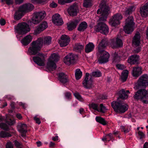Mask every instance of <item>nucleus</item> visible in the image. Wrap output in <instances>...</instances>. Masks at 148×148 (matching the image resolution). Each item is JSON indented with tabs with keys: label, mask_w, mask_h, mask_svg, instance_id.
Returning <instances> with one entry per match:
<instances>
[{
	"label": "nucleus",
	"mask_w": 148,
	"mask_h": 148,
	"mask_svg": "<svg viewBox=\"0 0 148 148\" xmlns=\"http://www.w3.org/2000/svg\"><path fill=\"white\" fill-rule=\"evenodd\" d=\"M51 40V37L47 36L42 38L40 37L36 40L33 41L28 49L29 54L35 55L40 50L43 46H47L50 45Z\"/></svg>",
	"instance_id": "obj_1"
},
{
	"label": "nucleus",
	"mask_w": 148,
	"mask_h": 148,
	"mask_svg": "<svg viewBox=\"0 0 148 148\" xmlns=\"http://www.w3.org/2000/svg\"><path fill=\"white\" fill-rule=\"evenodd\" d=\"M119 97L118 98L117 101H113L111 103V105L115 112L117 113L121 114L124 113L127 110L128 106L126 103H123V102L118 101L119 98L123 99H127L128 95L126 93H119Z\"/></svg>",
	"instance_id": "obj_2"
},
{
	"label": "nucleus",
	"mask_w": 148,
	"mask_h": 148,
	"mask_svg": "<svg viewBox=\"0 0 148 148\" xmlns=\"http://www.w3.org/2000/svg\"><path fill=\"white\" fill-rule=\"evenodd\" d=\"M34 6L31 4L27 3L20 6L14 14V19L16 20L20 19L24 12H29L33 10Z\"/></svg>",
	"instance_id": "obj_3"
},
{
	"label": "nucleus",
	"mask_w": 148,
	"mask_h": 148,
	"mask_svg": "<svg viewBox=\"0 0 148 148\" xmlns=\"http://www.w3.org/2000/svg\"><path fill=\"white\" fill-rule=\"evenodd\" d=\"M100 8L97 11V14H101L99 19V22L106 21L107 16L110 12V8L106 4L105 1H102L100 4Z\"/></svg>",
	"instance_id": "obj_4"
},
{
	"label": "nucleus",
	"mask_w": 148,
	"mask_h": 148,
	"mask_svg": "<svg viewBox=\"0 0 148 148\" xmlns=\"http://www.w3.org/2000/svg\"><path fill=\"white\" fill-rule=\"evenodd\" d=\"M148 85V75L145 74L142 75L139 79L137 84L134 87L135 89H139L136 92H148V90L140 89L141 86L145 87Z\"/></svg>",
	"instance_id": "obj_5"
},
{
	"label": "nucleus",
	"mask_w": 148,
	"mask_h": 148,
	"mask_svg": "<svg viewBox=\"0 0 148 148\" xmlns=\"http://www.w3.org/2000/svg\"><path fill=\"white\" fill-rule=\"evenodd\" d=\"M125 26L123 28L125 32L127 34H130L133 30V27L134 23V18L132 16H129L126 20Z\"/></svg>",
	"instance_id": "obj_6"
},
{
	"label": "nucleus",
	"mask_w": 148,
	"mask_h": 148,
	"mask_svg": "<svg viewBox=\"0 0 148 148\" xmlns=\"http://www.w3.org/2000/svg\"><path fill=\"white\" fill-rule=\"evenodd\" d=\"M28 25L25 23H20L15 27V29L18 33L24 34L30 30Z\"/></svg>",
	"instance_id": "obj_7"
},
{
	"label": "nucleus",
	"mask_w": 148,
	"mask_h": 148,
	"mask_svg": "<svg viewBox=\"0 0 148 148\" xmlns=\"http://www.w3.org/2000/svg\"><path fill=\"white\" fill-rule=\"evenodd\" d=\"M95 30L106 35L109 32V28L108 26L104 22H99L95 28Z\"/></svg>",
	"instance_id": "obj_8"
},
{
	"label": "nucleus",
	"mask_w": 148,
	"mask_h": 148,
	"mask_svg": "<svg viewBox=\"0 0 148 148\" xmlns=\"http://www.w3.org/2000/svg\"><path fill=\"white\" fill-rule=\"evenodd\" d=\"M45 12L42 11L34 13L32 18V22L34 24H37L39 23L45 17Z\"/></svg>",
	"instance_id": "obj_9"
},
{
	"label": "nucleus",
	"mask_w": 148,
	"mask_h": 148,
	"mask_svg": "<svg viewBox=\"0 0 148 148\" xmlns=\"http://www.w3.org/2000/svg\"><path fill=\"white\" fill-rule=\"evenodd\" d=\"M133 97L136 101L140 100L144 103H148V93H135Z\"/></svg>",
	"instance_id": "obj_10"
},
{
	"label": "nucleus",
	"mask_w": 148,
	"mask_h": 148,
	"mask_svg": "<svg viewBox=\"0 0 148 148\" xmlns=\"http://www.w3.org/2000/svg\"><path fill=\"white\" fill-rule=\"evenodd\" d=\"M82 84L84 87L86 88H90L93 86L91 76L90 77L89 73H86L85 77L83 81Z\"/></svg>",
	"instance_id": "obj_11"
},
{
	"label": "nucleus",
	"mask_w": 148,
	"mask_h": 148,
	"mask_svg": "<svg viewBox=\"0 0 148 148\" xmlns=\"http://www.w3.org/2000/svg\"><path fill=\"white\" fill-rule=\"evenodd\" d=\"M98 51L101 55L98 60L99 63L102 64L107 62L110 57L109 53L104 50H98Z\"/></svg>",
	"instance_id": "obj_12"
},
{
	"label": "nucleus",
	"mask_w": 148,
	"mask_h": 148,
	"mask_svg": "<svg viewBox=\"0 0 148 148\" xmlns=\"http://www.w3.org/2000/svg\"><path fill=\"white\" fill-rule=\"evenodd\" d=\"M122 18L121 14L117 13L114 15L110 19V23L112 26H115L120 24V21Z\"/></svg>",
	"instance_id": "obj_13"
},
{
	"label": "nucleus",
	"mask_w": 148,
	"mask_h": 148,
	"mask_svg": "<svg viewBox=\"0 0 148 148\" xmlns=\"http://www.w3.org/2000/svg\"><path fill=\"white\" fill-rule=\"evenodd\" d=\"M121 37V36L118 35L115 40L112 41L111 45L113 49H116L122 47L123 43L122 40L120 38Z\"/></svg>",
	"instance_id": "obj_14"
},
{
	"label": "nucleus",
	"mask_w": 148,
	"mask_h": 148,
	"mask_svg": "<svg viewBox=\"0 0 148 148\" xmlns=\"http://www.w3.org/2000/svg\"><path fill=\"white\" fill-rule=\"evenodd\" d=\"M76 55L72 53H70L66 56L63 60V61L66 64L69 65L74 63Z\"/></svg>",
	"instance_id": "obj_15"
},
{
	"label": "nucleus",
	"mask_w": 148,
	"mask_h": 148,
	"mask_svg": "<svg viewBox=\"0 0 148 148\" xmlns=\"http://www.w3.org/2000/svg\"><path fill=\"white\" fill-rule=\"evenodd\" d=\"M70 16H76L78 10L77 6L75 3L71 6L67 10Z\"/></svg>",
	"instance_id": "obj_16"
},
{
	"label": "nucleus",
	"mask_w": 148,
	"mask_h": 148,
	"mask_svg": "<svg viewBox=\"0 0 148 148\" xmlns=\"http://www.w3.org/2000/svg\"><path fill=\"white\" fill-rule=\"evenodd\" d=\"M47 27V24L45 21L43 22L39 25L36 27L34 30L35 34H37L40 33L42 31L44 30Z\"/></svg>",
	"instance_id": "obj_17"
},
{
	"label": "nucleus",
	"mask_w": 148,
	"mask_h": 148,
	"mask_svg": "<svg viewBox=\"0 0 148 148\" xmlns=\"http://www.w3.org/2000/svg\"><path fill=\"white\" fill-rule=\"evenodd\" d=\"M70 41V38L64 34L61 37V40L59 41L60 46L64 47L67 45Z\"/></svg>",
	"instance_id": "obj_18"
},
{
	"label": "nucleus",
	"mask_w": 148,
	"mask_h": 148,
	"mask_svg": "<svg viewBox=\"0 0 148 148\" xmlns=\"http://www.w3.org/2000/svg\"><path fill=\"white\" fill-rule=\"evenodd\" d=\"M18 131L21 133V136L24 137L26 136V133L27 132V126L24 124H21L17 126Z\"/></svg>",
	"instance_id": "obj_19"
},
{
	"label": "nucleus",
	"mask_w": 148,
	"mask_h": 148,
	"mask_svg": "<svg viewBox=\"0 0 148 148\" xmlns=\"http://www.w3.org/2000/svg\"><path fill=\"white\" fill-rule=\"evenodd\" d=\"M52 21L54 24L58 25H61L63 23L60 15L58 14H56L52 16Z\"/></svg>",
	"instance_id": "obj_20"
},
{
	"label": "nucleus",
	"mask_w": 148,
	"mask_h": 148,
	"mask_svg": "<svg viewBox=\"0 0 148 148\" xmlns=\"http://www.w3.org/2000/svg\"><path fill=\"white\" fill-rule=\"evenodd\" d=\"M140 12L141 15L144 17L147 16L148 15V2H147L143 6L140 8Z\"/></svg>",
	"instance_id": "obj_21"
},
{
	"label": "nucleus",
	"mask_w": 148,
	"mask_h": 148,
	"mask_svg": "<svg viewBox=\"0 0 148 148\" xmlns=\"http://www.w3.org/2000/svg\"><path fill=\"white\" fill-rule=\"evenodd\" d=\"M138 60L139 56L137 55H134L128 58V62L132 64H137L138 63Z\"/></svg>",
	"instance_id": "obj_22"
},
{
	"label": "nucleus",
	"mask_w": 148,
	"mask_h": 148,
	"mask_svg": "<svg viewBox=\"0 0 148 148\" xmlns=\"http://www.w3.org/2000/svg\"><path fill=\"white\" fill-rule=\"evenodd\" d=\"M79 23L77 20H75L71 21L67 24L68 29L69 31H71L75 29Z\"/></svg>",
	"instance_id": "obj_23"
},
{
	"label": "nucleus",
	"mask_w": 148,
	"mask_h": 148,
	"mask_svg": "<svg viewBox=\"0 0 148 148\" xmlns=\"http://www.w3.org/2000/svg\"><path fill=\"white\" fill-rule=\"evenodd\" d=\"M58 79L63 84H65L68 81L67 76L62 72L58 73Z\"/></svg>",
	"instance_id": "obj_24"
},
{
	"label": "nucleus",
	"mask_w": 148,
	"mask_h": 148,
	"mask_svg": "<svg viewBox=\"0 0 148 148\" xmlns=\"http://www.w3.org/2000/svg\"><path fill=\"white\" fill-rule=\"evenodd\" d=\"M142 69L140 67L136 66L134 67L132 71V75L133 77H137L142 73Z\"/></svg>",
	"instance_id": "obj_25"
},
{
	"label": "nucleus",
	"mask_w": 148,
	"mask_h": 148,
	"mask_svg": "<svg viewBox=\"0 0 148 148\" xmlns=\"http://www.w3.org/2000/svg\"><path fill=\"white\" fill-rule=\"evenodd\" d=\"M33 60L35 63L40 66L45 65L44 58H41L38 56H34L33 57Z\"/></svg>",
	"instance_id": "obj_26"
},
{
	"label": "nucleus",
	"mask_w": 148,
	"mask_h": 148,
	"mask_svg": "<svg viewBox=\"0 0 148 148\" xmlns=\"http://www.w3.org/2000/svg\"><path fill=\"white\" fill-rule=\"evenodd\" d=\"M32 36L29 35L25 36L21 40V43L24 46H27L32 41Z\"/></svg>",
	"instance_id": "obj_27"
},
{
	"label": "nucleus",
	"mask_w": 148,
	"mask_h": 148,
	"mask_svg": "<svg viewBox=\"0 0 148 148\" xmlns=\"http://www.w3.org/2000/svg\"><path fill=\"white\" fill-rule=\"evenodd\" d=\"M56 67V66L55 62L48 60L47 64V70L51 71L55 70Z\"/></svg>",
	"instance_id": "obj_28"
},
{
	"label": "nucleus",
	"mask_w": 148,
	"mask_h": 148,
	"mask_svg": "<svg viewBox=\"0 0 148 148\" xmlns=\"http://www.w3.org/2000/svg\"><path fill=\"white\" fill-rule=\"evenodd\" d=\"M108 40L106 38L102 39L101 42L99 45L98 50H104V49L107 45Z\"/></svg>",
	"instance_id": "obj_29"
},
{
	"label": "nucleus",
	"mask_w": 148,
	"mask_h": 148,
	"mask_svg": "<svg viewBox=\"0 0 148 148\" xmlns=\"http://www.w3.org/2000/svg\"><path fill=\"white\" fill-rule=\"evenodd\" d=\"M140 36L139 33L136 34L134 36L132 40L133 44L135 46H138L140 42Z\"/></svg>",
	"instance_id": "obj_30"
},
{
	"label": "nucleus",
	"mask_w": 148,
	"mask_h": 148,
	"mask_svg": "<svg viewBox=\"0 0 148 148\" xmlns=\"http://www.w3.org/2000/svg\"><path fill=\"white\" fill-rule=\"evenodd\" d=\"M94 45L92 42H90L86 46L85 51L86 53H88L93 50L94 48Z\"/></svg>",
	"instance_id": "obj_31"
},
{
	"label": "nucleus",
	"mask_w": 148,
	"mask_h": 148,
	"mask_svg": "<svg viewBox=\"0 0 148 148\" xmlns=\"http://www.w3.org/2000/svg\"><path fill=\"white\" fill-rule=\"evenodd\" d=\"M88 26L87 23L85 21L81 22L79 25L77 30L81 31H84L87 28Z\"/></svg>",
	"instance_id": "obj_32"
},
{
	"label": "nucleus",
	"mask_w": 148,
	"mask_h": 148,
	"mask_svg": "<svg viewBox=\"0 0 148 148\" xmlns=\"http://www.w3.org/2000/svg\"><path fill=\"white\" fill-rule=\"evenodd\" d=\"M59 59V57L57 54L54 53L52 54L50 56L49 60L53 62L58 61Z\"/></svg>",
	"instance_id": "obj_33"
},
{
	"label": "nucleus",
	"mask_w": 148,
	"mask_h": 148,
	"mask_svg": "<svg viewBox=\"0 0 148 148\" xmlns=\"http://www.w3.org/2000/svg\"><path fill=\"white\" fill-rule=\"evenodd\" d=\"M84 46L79 43L75 44L73 47V50L77 52H80L84 47Z\"/></svg>",
	"instance_id": "obj_34"
},
{
	"label": "nucleus",
	"mask_w": 148,
	"mask_h": 148,
	"mask_svg": "<svg viewBox=\"0 0 148 148\" xmlns=\"http://www.w3.org/2000/svg\"><path fill=\"white\" fill-rule=\"evenodd\" d=\"M128 71L127 70L123 71L122 73L121 78L123 82L125 81L128 76Z\"/></svg>",
	"instance_id": "obj_35"
},
{
	"label": "nucleus",
	"mask_w": 148,
	"mask_h": 148,
	"mask_svg": "<svg viewBox=\"0 0 148 148\" xmlns=\"http://www.w3.org/2000/svg\"><path fill=\"white\" fill-rule=\"evenodd\" d=\"M134 10L135 8L133 6L130 7L124 11L125 15L127 16V15L130 14Z\"/></svg>",
	"instance_id": "obj_36"
},
{
	"label": "nucleus",
	"mask_w": 148,
	"mask_h": 148,
	"mask_svg": "<svg viewBox=\"0 0 148 148\" xmlns=\"http://www.w3.org/2000/svg\"><path fill=\"white\" fill-rule=\"evenodd\" d=\"M92 0H84L83 6L86 8H88L92 6Z\"/></svg>",
	"instance_id": "obj_37"
},
{
	"label": "nucleus",
	"mask_w": 148,
	"mask_h": 148,
	"mask_svg": "<svg viewBox=\"0 0 148 148\" xmlns=\"http://www.w3.org/2000/svg\"><path fill=\"white\" fill-rule=\"evenodd\" d=\"M113 57L112 60L113 62L118 63L120 61V58L116 52H115L113 54Z\"/></svg>",
	"instance_id": "obj_38"
},
{
	"label": "nucleus",
	"mask_w": 148,
	"mask_h": 148,
	"mask_svg": "<svg viewBox=\"0 0 148 148\" xmlns=\"http://www.w3.org/2000/svg\"><path fill=\"white\" fill-rule=\"evenodd\" d=\"M96 121L103 125H106L107 123L105 119L100 116H97L95 118Z\"/></svg>",
	"instance_id": "obj_39"
},
{
	"label": "nucleus",
	"mask_w": 148,
	"mask_h": 148,
	"mask_svg": "<svg viewBox=\"0 0 148 148\" xmlns=\"http://www.w3.org/2000/svg\"><path fill=\"white\" fill-rule=\"evenodd\" d=\"M82 75V72L79 69H77L75 70V78L78 80L81 78Z\"/></svg>",
	"instance_id": "obj_40"
},
{
	"label": "nucleus",
	"mask_w": 148,
	"mask_h": 148,
	"mask_svg": "<svg viewBox=\"0 0 148 148\" xmlns=\"http://www.w3.org/2000/svg\"><path fill=\"white\" fill-rule=\"evenodd\" d=\"M11 136L9 133L4 131H1L0 133V137L5 138L6 137H11Z\"/></svg>",
	"instance_id": "obj_41"
},
{
	"label": "nucleus",
	"mask_w": 148,
	"mask_h": 148,
	"mask_svg": "<svg viewBox=\"0 0 148 148\" xmlns=\"http://www.w3.org/2000/svg\"><path fill=\"white\" fill-rule=\"evenodd\" d=\"M0 128L6 131L9 130L8 126L6 123H0Z\"/></svg>",
	"instance_id": "obj_42"
},
{
	"label": "nucleus",
	"mask_w": 148,
	"mask_h": 148,
	"mask_svg": "<svg viewBox=\"0 0 148 148\" xmlns=\"http://www.w3.org/2000/svg\"><path fill=\"white\" fill-rule=\"evenodd\" d=\"M101 72L99 71H94L92 73L91 75L92 76L95 77H99L101 76Z\"/></svg>",
	"instance_id": "obj_43"
},
{
	"label": "nucleus",
	"mask_w": 148,
	"mask_h": 148,
	"mask_svg": "<svg viewBox=\"0 0 148 148\" xmlns=\"http://www.w3.org/2000/svg\"><path fill=\"white\" fill-rule=\"evenodd\" d=\"M14 142V145L17 148H23V146L22 144L19 142L17 140H15Z\"/></svg>",
	"instance_id": "obj_44"
},
{
	"label": "nucleus",
	"mask_w": 148,
	"mask_h": 148,
	"mask_svg": "<svg viewBox=\"0 0 148 148\" xmlns=\"http://www.w3.org/2000/svg\"><path fill=\"white\" fill-rule=\"evenodd\" d=\"M100 108L98 111L103 113H105L106 109V107L103 106V104H101L100 105Z\"/></svg>",
	"instance_id": "obj_45"
},
{
	"label": "nucleus",
	"mask_w": 148,
	"mask_h": 148,
	"mask_svg": "<svg viewBox=\"0 0 148 148\" xmlns=\"http://www.w3.org/2000/svg\"><path fill=\"white\" fill-rule=\"evenodd\" d=\"M91 107L94 110L99 111L98 109V105L97 104L92 103L91 104Z\"/></svg>",
	"instance_id": "obj_46"
},
{
	"label": "nucleus",
	"mask_w": 148,
	"mask_h": 148,
	"mask_svg": "<svg viewBox=\"0 0 148 148\" xmlns=\"http://www.w3.org/2000/svg\"><path fill=\"white\" fill-rule=\"evenodd\" d=\"M6 123L9 125L12 126L15 123V121L11 119H10L8 121H6Z\"/></svg>",
	"instance_id": "obj_47"
},
{
	"label": "nucleus",
	"mask_w": 148,
	"mask_h": 148,
	"mask_svg": "<svg viewBox=\"0 0 148 148\" xmlns=\"http://www.w3.org/2000/svg\"><path fill=\"white\" fill-rule=\"evenodd\" d=\"M46 0H31V1L34 3H40L45 2Z\"/></svg>",
	"instance_id": "obj_48"
},
{
	"label": "nucleus",
	"mask_w": 148,
	"mask_h": 148,
	"mask_svg": "<svg viewBox=\"0 0 148 148\" xmlns=\"http://www.w3.org/2000/svg\"><path fill=\"white\" fill-rule=\"evenodd\" d=\"M74 95L78 99L80 100H82V98L79 93H74Z\"/></svg>",
	"instance_id": "obj_49"
},
{
	"label": "nucleus",
	"mask_w": 148,
	"mask_h": 148,
	"mask_svg": "<svg viewBox=\"0 0 148 148\" xmlns=\"http://www.w3.org/2000/svg\"><path fill=\"white\" fill-rule=\"evenodd\" d=\"M6 148H13V144L11 142H8L6 144Z\"/></svg>",
	"instance_id": "obj_50"
},
{
	"label": "nucleus",
	"mask_w": 148,
	"mask_h": 148,
	"mask_svg": "<svg viewBox=\"0 0 148 148\" xmlns=\"http://www.w3.org/2000/svg\"><path fill=\"white\" fill-rule=\"evenodd\" d=\"M4 1H5L6 3L8 5L12 4L13 3V0H1L2 2Z\"/></svg>",
	"instance_id": "obj_51"
},
{
	"label": "nucleus",
	"mask_w": 148,
	"mask_h": 148,
	"mask_svg": "<svg viewBox=\"0 0 148 148\" xmlns=\"http://www.w3.org/2000/svg\"><path fill=\"white\" fill-rule=\"evenodd\" d=\"M34 119L36 123L38 124H40V123L41 121L39 118L37 117L36 116H35L34 117Z\"/></svg>",
	"instance_id": "obj_52"
},
{
	"label": "nucleus",
	"mask_w": 148,
	"mask_h": 148,
	"mask_svg": "<svg viewBox=\"0 0 148 148\" xmlns=\"http://www.w3.org/2000/svg\"><path fill=\"white\" fill-rule=\"evenodd\" d=\"M138 135L140 136V138H143L144 137L145 134L144 133L142 132L139 131L138 132Z\"/></svg>",
	"instance_id": "obj_53"
},
{
	"label": "nucleus",
	"mask_w": 148,
	"mask_h": 148,
	"mask_svg": "<svg viewBox=\"0 0 148 148\" xmlns=\"http://www.w3.org/2000/svg\"><path fill=\"white\" fill-rule=\"evenodd\" d=\"M67 1L65 0H58V3L61 5L64 4L65 3H68Z\"/></svg>",
	"instance_id": "obj_54"
},
{
	"label": "nucleus",
	"mask_w": 148,
	"mask_h": 148,
	"mask_svg": "<svg viewBox=\"0 0 148 148\" xmlns=\"http://www.w3.org/2000/svg\"><path fill=\"white\" fill-rule=\"evenodd\" d=\"M5 21L3 19H0V24L1 25H4L5 24Z\"/></svg>",
	"instance_id": "obj_55"
},
{
	"label": "nucleus",
	"mask_w": 148,
	"mask_h": 148,
	"mask_svg": "<svg viewBox=\"0 0 148 148\" xmlns=\"http://www.w3.org/2000/svg\"><path fill=\"white\" fill-rule=\"evenodd\" d=\"M119 92H130V91L128 90H125L124 89H122L119 90Z\"/></svg>",
	"instance_id": "obj_56"
},
{
	"label": "nucleus",
	"mask_w": 148,
	"mask_h": 148,
	"mask_svg": "<svg viewBox=\"0 0 148 148\" xmlns=\"http://www.w3.org/2000/svg\"><path fill=\"white\" fill-rule=\"evenodd\" d=\"M23 0H15V3L16 4H19L23 2Z\"/></svg>",
	"instance_id": "obj_57"
},
{
	"label": "nucleus",
	"mask_w": 148,
	"mask_h": 148,
	"mask_svg": "<svg viewBox=\"0 0 148 148\" xmlns=\"http://www.w3.org/2000/svg\"><path fill=\"white\" fill-rule=\"evenodd\" d=\"M51 7L53 8H54L57 6V4L53 2L50 4Z\"/></svg>",
	"instance_id": "obj_58"
},
{
	"label": "nucleus",
	"mask_w": 148,
	"mask_h": 148,
	"mask_svg": "<svg viewBox=\"0 0 148 148\" xmlns=\"http://www.w3.org/2000/svg\"><path fill=\"white\" fill-rule=\"evenodd\" d=\"M117 68L120 69H122L123 68V66L121 64H118L116 65Z\"/></svg>",
	"instance_id": "obj_59"
},
{
	"label": "nucleus",
	"mask_w": 148,
	"mask_h": 148,
	"mask_svg": "<svg viewBox=\"0 0 148 148\" xmlns=\"http://www.w3.org/2000/svg\"><path fill=\"white\" fill-rule=\"evenodd\" d=\"M65 96L67 99H70L71 98V93H66L65 95Z\"/></svg>",
	"instance_id": "obj_60"
},
{
	"label": "nucleus",
	"mask_w": 148,
	"mask_h": 148,
	"mask_svg": "<svg viewBox=\"0 0 148 148\" xmlns=\"http://www.w3.org/2000/svg\"><path fill=\"white\" fill-rule=\"evenodd\" d=\"M18 104L19 106H21L24 109H25L26 108L25 103H23L22 102H20Z\"/></svg>",
	"instance_id": "obj_61"
},
{
	"label": "nucleus",
	"mask_w": 148,
	"mask_h": 148,
	"mask_svg": "<svg viewBox=\"0 0 148 148\" xmlns=\"http://www.w3.org/2000/svg\"><path fill=\"white\" fill-rule=\"evenodd\" d=\"M140 47H138L136 49H135L134 50L135 53H138L139 52H140Z\"/></svg>",
	"instance_id": "obj_62"
},
{
	"label": "nucleus",
	"mask_w": 148,
	"mask_h": 148,
	"mask_svg": "<svg viewBox=\"0 0 148 148\" xmlns=\"http://www.w3.org/2000/svg\"><path fill=\"white\" fill-rule=\"evenodd\" d=\"M143 148H148V142H145Z\"/></svg>",
	"instance_id": "obj_63"
},
{
	"label": "nucleus",
	"mask_w": 148,
	"mask_h": 148,
	"mask_svg": "<svg viewBox=\"0 0 148 148\" xmlns=\"http://www.w3.org/2000/svg\"><path fill=\"white\" fill-rule=\"evenodd\" d=\"M16 116L19 119H21L22 118V116L20 114H17L16 115Z\"/></svg>",
	"instance_id": "obj_64"
}]
</instances>
